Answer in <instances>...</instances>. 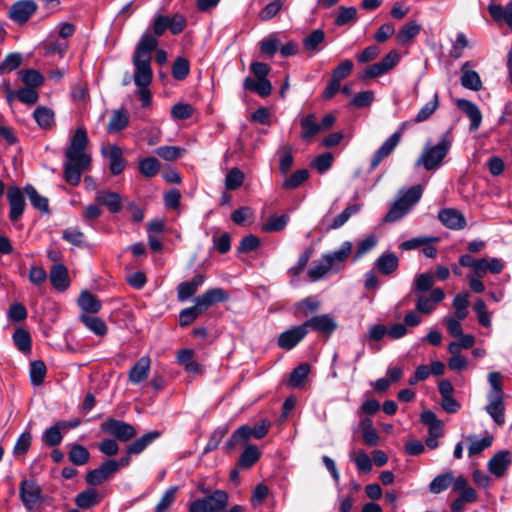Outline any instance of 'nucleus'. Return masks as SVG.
<instances>
[{
    "label": "nucleus",
    "mask_w": 512,
    "mask_h": 512,
    "mask_svg": "<svg viewBox=\"0 0 512 512\" xmlns=\"http://www.w3.org/2000/svg\"><path fill=\"white\" fill-rule=\"evenodd\" d=\"M400 140L401 130L394 132L384 141V143L376 150L371 159L370 167L372 170L378 167L382 160L387 158L394 151V149L400 143Z\"/></svg>",
    "instance_id": "nucleus-13"
},
{
    "label": "nucleus",
    "mask_w": 512,
    "mask_h": 512,
    "mask_svg": "<svg viewBox=\"0 0 512 512\" xmlns=\"http://www.w3.org/2000/svg\"><path fill=\"white\" fill-rule=\"evenodd\" d=\"M102 154L109 159V167L113 175H119L123 172L126 162L123 159V152L119 146L109 145L108 147H103Z\"/></svg>",
    "instance_id": "nucleus-18"
},
{
    "label": "nucleus",
    "mask_w": 512,
    "mask_h": 512,
    "mask_svg": "<svg viewBox=\"0 0 512 512\" xmlns=\"http://www.w3.org/2000/svg\"><path fill=\"white\" fill-rule=\"evenodd\" d=\"M352 248V243L345 241L338 250L323 255L333 272H339L344 269L345 262L352 253Z\"/></svg>",
    "instance_id": "nucleus-10"
},
{
    "label": "nucleus",
    "mask_w": 512,
    "mask_h": 512,
    "mask_svg": "<svg viewBox=\"0 0 512 512\" xmlns=\"http://www.w3.org/2000/svg\"><path fill=\"white\" fill-rule=\"evenodd\" d=\"M99 502V494L94 488H89L80 492L75 498V504L81 509H88L97 505Z\"/></svg>",
    "instance_id": "nucleus-34"
},
{
    "label": "nucleus",
    "mask_w": 512,
    "mask_h": 512,
    "mask_svg": "<svg viewBox=\"0 0 512 512\" xmlns=\"http://www.w3.org/2000/svg\"><path fill=\"white\" fill-rule=\"evenodd\" d=\"M36 10L37 5L35 2L31 0H20L12 4L8 12V17L13 22L23 25L28 22Z\"/></svg>",
    "instance_id": "nucleus-7"
},
{
    "label": "nucleus",
    "mask_w": 512,
    "mask_h": 512,
    "mask_svg": "<svg viewBox=\"0 0 512 512\" xmlns=\"http://www.w3.org/2000/svg\"><path fill=\"white\" fill-rule=\"evenodd\" d=\"M46 371V365L43 361H33L30 365V378L32 384L35 386L41 385L46 375Z\"/></svg>",
    "instance_id": "nucleus-59"
},
{
    "label": "nucleus",
    "mask_w": 512,
    "mask_h": 512,
    "mask_svg": "<svg viewBox=\"0 0 512 512\" xmlns=\"http://www.w3.org/2000/svg\"><path fill=\"white\" fill-rule=\"evenodd\" d=\"M251 437V427L248 425H242L231 435L230 439L226 443V447L228 449H233L236 445L245 443Z\"/></svg>",
    "instance_id": "nucleus-47"
},
{
    "label": "nucleus",
    "mask_w": 512,
    "mask_h": 512,
    "mask_svg": "<svg viewBox=\"0 0 512 512\" xmlns=\"http://www.w3.org/2000/svg\"><path fill=\"white\" fill-rule=\"evenodd\" d=\"M178 491L177 486H172L168 488L159 502L157 503L155 507V512H167L169 507L174 503L176 499V494Z\"/></svg>",
    "instance_id": "nucleus-60"
},
{
    "label": "nucleus",
    "mask_w": 512,
    "mask_h": 512,
    "mask_svg": "<svg viewBox=\"0 0 512 512\" xmlns=\"http://www.w3.org/2000/svg\"><path fill=\"white\" fill-rule=\"evenodd\" d=\"M357 20V9L355 7L341 6L338 9V14L334 23L337 26H344L347 23L355 22Z\"/></svg>",
    "instance_id": "nucleus-57"
},
{
    "label": "nucleus",
    "mask_w": 512,
    "mask_h": 512,
    "mask_svg": "<svg viewBox=\"0 0 512 512\" xmlns=\"http://www.w3.org/2000/svg\"><path fill=\"white\" fill-rule=\"evenodd\" d=\"M445 293L441 288L433 289L429 295L418 294L416 298L415 309L417 312L425 315L431 314L443 299Z\"/></svg>",
    "instance_id": "nucleus-8"
},
{
    "label": "nucleus",
    "mask_w": 512,
    "mask_h": 512,
    "mask_svg": "<svg viewBox=\"0 0 512 512\" xmlns=\"http://www.w3.org/2000/svg\"><path fill=\"white\" fill-rule=\"evenodd\" d=\"M421 27L415 21H410L405 24L396 35L397 41L401 45L407 44L411 39L420 33Z\"/></svg>",
    "instance_id": "nucleus-40"
},
{
    "label": "nucleus",
    "mask_w": 512,
    "mask_h": 512,
    "mask_svg": "<svg viewBox=\"0 0 512 512\" xmlns=\"http://www.w3.org/2000/svg\"><path fill=\"white\" fill-rule=\"evenodd\" d=\"M95 201L98 205L106 206L111 213H117L122 208L121 197L116 192L98 191Z\"/></svg>",
    "instance_id": "nucleus-26"
},
{
    "label": "nucleus",
    "mask_w": 512,
    "mask_h": 512,
    "mask_svg": "<svg viewBox=\"0 0 512 512\" xmlns=\"http://www.w3.org/2000/svg\"><path fill=\"white\" fill-rule=\"evenodd\" d=\"M451 148V141L443 135L436 145L426 144L417 161L416 167L423 166L427 171L437 170Z\"/></svg>",
    "instance_id": "nucleus-4"
},
{
    "label": "nucleus",
    "mask_w": 512,
    "mask_h": 512,
    "mask_svg": "<svg viewBox=\"0 0 512 512\" xmlns=\"http://www.w3.org/2000/svg\"><path fill=\"white\" fill-rule=\"evenodd\" d=\"M227 298L228 295L222 288H212L196 297L194 301L198 309L203 312L213 304L224 302Z\"/></svg>",
    "instance_id": "nucleus-17"
},
{
    "label": "nucleus",
    "mask_w": 512,
    "mask_h": 512,
    "mask_svg": "<svg viewBox=\"0 0 512 512\" xmlns=\"http://www.w3.org/2000/svg\"><path fill=\"white\" fill-rule=\"evenodd\" d=\"M24 191L34 208L42 213L49 211L48 199L41 196L32 185H26Z\"/></svg>",
    "instance_id": "nucleus-37"
},
{
    "label": "nucleus",
    "mask_w": 512,
    "mask_h": 512,
    "mask_svg": "<svg viewBox=\"0 0 512 512\" xmlns=\"http://www.w3.org/2000/svg\"><path fill=\"white\" fill-rule=\"evenodd\" d=\"M438 219L449 229L460 230L466 226L464 215L454 208L441 209L438 213Z\"/></svg>",
    "instance_id": "nucleus-16"
},
{
    "label": "nucleus",
    "mask_w": 512,
    "mask_h": 512,
    "mask_svg": "<svg viewBox=\"0 0 512 512\" xmlns=\"http://www.w3.org/2000/svg\"><path fill=\"white\" fill-rule=\"evenodd\" d=\"M511 461L512 457L509 451H500L490 459L488 469L492 474L500 478L505 474Z\"/></svg>",
    "instance_id": "nucleus-22"
},
{
    "label": "nucleus",
    "mask_w": 512,
    "mask_h": 512,
    "mask_svg": "<svg viewBox=\"0 0 512 512\" xmlns=\"http://www.w3.org/2000/svg\"><path fill=\"white\" fill-rule=\"evenodd\" d=\"M156 40L150 32H144L136 44L132 64L134 67L133 80L138 87L139 99L142 106H148L151 103V93L148 86L152 82L153 71L151 67L152 52L157 48Z\"/></svg>",
    "instance_id": "nucleus-1"
},
{
    "label": "nucleus",
    "mask_w": 512,
    "mask_h": 512,
    "mask_svg": "<svg viewBox=\"0 0 512 512\" xmlns=\"http://www.w3.org/2000/svg\"><path fill=\"white\" fill-rule=\"evenodd\" d=\"M68 458L72 464L82 466L89 461V451L80 444H72L68 453Z\"/></svg>",
    "instance_id": "nucleus-43"
},
{
    "label": "nucleus",
    "mask_w": 512,
    "mask_h": 512,
    "mask_svg": "<svg viewBox=\"0 0 512 512\" xmlns=\"http://www.w3.org/2000/svg\"><path fill=\"white\" fill-rule=\"evenodd\" d=\"M467 440L470 441L468 455L471 457L480 454L483 450L491 446L493 438L486 436L482 439H477L475 436H468Z\"/></svg>",
    "instance_id": "nucleus-53"
},
{
    "label": "nucleus",
    "mask_w": 512,
    "mask_h": 512,
    "mask_svg": "<svg viewBox=\"0 0 512 512\" xmlns=\"http://www.w3.org/2000/svg\"><path fill=\"white\" fill-rule=\"evenodd\" d=\"M487 399L485 411L498 426H502L505 423L504 396H487Z\"/></svg>",
    "instance_id": "nucleus-20"
},
{
    "label": "nucleus",
    "mask_w": 512,
    "mask_h": 512,
    "mask_svg": "<svg viewBox=\"0 0 512 512\" xmlns=\"http://www.w3.org/2000/svg\"><path fill=\"white\" fill-rule=\"evenodd\" d=\"M49 278L52 286L58 291H65L69 286L68 270L63 264H54Z\"/></svg>",
    "instance_id": "nucleus-25"
},
{
    "label": "nucleus",
    "mask_w": 512,
    "mask_h": 512,
    "mask_svg": "<svg viewBox=\"0 0 512 512\" xmlns=\"http://www.w3.org/2000/svg\"><path fill=\"white\" fill-rule=\"evenodd\" d=\"M288 220H289V217L286 214L279 215V216L272 215L263 224L262 230L264 232H268V233L279 232L286 227Z\"/></svg>",
    "instance_id": "nucleus-51"
},
{
    "label": "nucleus",
    "mask_w": 512,
    "mask_h": 512,
    "mask_svg": "<svg viewBox=\"0 0 512 512\" xmlns=\"http://www.w3.org/2000/svg\"><path fill=\"white\" fill-rule=\"evenodd\" d=\"M308 334L306 326L303 324L294 326L278 337V346L285 350L293 349Z\"/></svg>",
    "instance_id": "nucleus-12"
},
{
    "label": "nucleus",
    "mask_w": 512,
    "mask_h": 512,
    "mask_svg": "<svg viewBox=\"0 0 512 512\" xmlns=\"http://www.w3.org/2000/svg\"><path fill=\"white\" fill-rule=\"evenodd\" d=\"M160 435H161V433L157 430L150 431V432L142 435L141 437L136 439L133 443H131L127 447V453L135 454V455L140 454L141 452H143L146 449V447L149 444H151L154 440L159 438Z\"/></svg>",
    "instance_id": "nucleus-31"
},
{
    "label": "nucleus",
    "mask_w": 512,
    "mask_h": 512,
    "mask_svg": "<svg viewBox=\"0 0 512 512\" xmlns=\"http://www.w3.org/2000/svg\"><path fill=\"white\" fill-rule=\"evenodd\" d=\"M243 87L245 90L254 92L263 98L269 96L272 92V85L268 79L247 77L244 79Z\"/></svg>",
    "instance_id": "nucleus-28"
},
{
    "label": "nucleus",
    "mask_w": 512,
    "mask_h": 512,
    "mask_svg": "<svg viewBox=\"0 0 512 512\" xmlns=\"http://www.w3.org/2000/svg\"><path fill=\"white\" fill-rule=\"evenodd\" d=\"M7 199L10 206L9 218L11 221H16L21 217L25 209L24 195L20 188L13 186L8 189Z\"/></svg>",
    "instance_id": "nucleus-15"
},
{
    "label": "nucleus",
    "mask_w": 512,
    "mask_h": 512,
    "mask_svg": "<svg viewBox=\"0 0 512 512\" xmlns=\"http://www.w3.org/2000/svg\"><path fill=\"white\" fill-rule=\"evenodd\" d=\"M190 73L189 61L183 57H177L172 65V75L176 80H184Z\"/></svg>",
    "instance_id": "nucleus-58"
},
{
    "label": "nucleus",
    "mask_w": 512,
    "mask_h": 512,
    "mask_svg": "<svg viewBox=\"0 0 512 512\" xmlns=\"http://www.w3.org/2000/svg\"><path fill=\"white\" fill-rule=\"evenodd\" d=\"M308 177L309 171L307 169L297 170L283 181L282 188L285 190L295 189L304 183Z\"/></svg>",
    "instance_id": "nucleus-52"
},
{
    "label": "nucleus",
    "mask_w": 512,
    "mask_h": 512,
    "mask_svg": "<svg viewBox=\"0 0 512 512\" xmlns=\"http://www.w3.org/2000/svg\"><path fill=\"white\" fill-rule=\"evenodd\" d=\"M87 144L88 137L86 129L84 127H78L65 152L64 179L72 186L78 185L82 173L89 169L91 157L86 152Z\"/></svg>",
    "instance_id": "nucleus-2"
},
{
    "label": "nucleus",
    "mask_w": 512,
    "mask_h": 512,
    "mask_svg": "<svg viewBox=\"0 0 512 512\" xmlns=\"http://www.w3.org/2000/svg\"><path fill=\"white\" fill-rule=\"evenodd\" d=\"M62 238L76 247L83 248L86 246L85 235L78 228L70 227L65 229Z\"/></svg>",
    "instance_id": "nucleus-54"
},
{
    "label": "nucleus",
    "mask_w": 512,
    "mask_h": 512,
    "mask_svg": "<svg viewBox=\"0 0 512 512\" xmlns=\"http://www.w3.org/2000/svg\"><path fill=\"white\" fill-rule=\"evenodd\" d=\"M150 366V358L148 356L141 357L129 370L128 380L135 385L144 382L149 376Z\"/></svg>",
    "instance_id": "nucleus-21"
},
{
    "label": "nucleus",
    "mask_w": 512,
    "mask_h": 512,
    "mask_svg": "<svg viewBox=\"0 0 512 512\" xmlns=\"http://www.w3.org/2000/svg\"><path fill=\"white\" fill-rule=\"evenodd\" d=\"M21 80L27 87L37 88L44 82V77L34 69L22 70L20 72Z\"/></svg>",
    "instance_id": "nucleus-62"
},
{
    "label": "nucleus",
    "mask_w": 512,
    "mask_h": 512,
    "mask_svg": "<svg viewBox=\"0 0 512 512\" xmlns=\"http://www.w3.org/2000/svg\"><path fill=\"white\" fill-rule=\"evenodd\" d=\"M68 41L61 40L60 38H55L54 35H50L43 43V48L45 53L48 55H57L62 58L67 49H68Z\"/></svg>",
    "instance_id": "nucleus-32"
},
{
    "label": "nucleus",
    "mask_w": 512,
    "mask_h": 512,
    "mask_svg": "<svg viewBox=\"0 0 512 512\" xmlns=\"http://www.w3.org/2000/svg\"><path fill=\"white\" fill-rule=\"evenodd\" d=\"M454 474L452 472H446L437 475L429 484V490L433 494H439L446 490L453 482Z\"/></svg>",
    "instance_id": "nucleus-41"
},
{
    "label": "nucleus",
    "mask_w": 512,
    "mask_h": 512,
    "mask_svg": "<svg viewBox=\"0 0 512 512\" xmlns=\"http://www.w3.org/2000/svg\"><path fill=\"white\" fill-rule=\"evenodd\" d=\"M307 332L309 329L330 336L337 328L336 321L328 314H322L310 318L304 322Z\"/></svg>",
    "instance_id": "nucleus-14"
},
{
    "label": "nucleus",
    "mask_w": 512,
    "mask_h": 512,
    "mask_svg": "<svg viewBox=\"0 0 512 512\" xmlns=\"http://www.w3.org/2000/svg\"><path fill=\"white\" fill-rule=\"evenodd\" d=\"M279 170L282 174H287L293 165L292 147L289 145L282 146L279 150Z\"/></svg>",
    "instance_id": "nucleus-56"
},
{
    "label": "nucleus",
    "mask_w": 512,
    "mask_h": 512,
    "mask_svg": "<svg viewBox=\"0 0 512 512\" xmlns=\"http://www.w3.org/2000/svg\"><path fill=\"white\" fill-rule=\"evenodd\" d=\"M101 430L121 442H128L137 434L136 429L131 424L114 418L107 419L103 422L101 424Z\"/></svg>",
    "instance_id": "nucleus-6"
},
{
    "label": "nucleus",
    "mask_w": 512,
    "mask_h": 512,
    "mask_svg": "<svg viewBox=\"0 0 512 512\" xmlns=\"http://www.w3.org/2000/svg\"><path fill=\"white\" fill-rule=\"evenodd\" d=\"M140 173L147 178L154 177L160 169V163L155 157H146L139 160Z\"/></svg>",
    "instance_id": "nucleus-49"
},
{
    "label": "nucleus",
    "mask_w": 512,
    "mask_h": 512,
    "mask_svg": "<svg viewBox=\"0 0 512 512\" xmlns=\"http://www.w3.org/2000/svg\"><path fill=\"white\" fill-rule=\"evenodd\" d=\"M452 306L455 309V318L464 320L468 314L469 294L467 292L457 294L453 299Z\"/></svg>",
    "instance_id": "nucleus-48"
},
{
    "label": "nucleus",
    "mask_w": 512,
    "mask_h": 512,
    "mask_svg": "<svg viewBox=\"0 0 512 512\" xmlns=\"http://www.w3.org/2000/svg\"><path fill=\"white\" fill-rule=\"evenodd\" d=\"M129 122V116L124 109L116 110L108 123L107 130L109 133H116L124 129Z\"/></svg>",
    "instance_id": "nucleus-39"
},
{
    "label": "nucleus",
    "mask_w": 512,
    "mask_h": 512,
    "mask_svg": "<svg viewBox=\"0 0 512 512\" xmlns=\"http://www.w3.org/2000/svg\"><path fill=\"white\" fill-rule=\"evenodd\" d=\"M300 126L302 129L301 137L303 140H310L322 131L319 123L316 122L314 114H309L306 117H303L300 121Z\"/></svg>",
    "instance_id": "nucleus-33"
},
{
    "label": "nucleus",
    "mask_w": 512,
    "mask_h": 512,
    "mask_svg": "<svg viewBox=\"0 0 512 512\" xmlns=\"http://www.w3.org/2000/svg\"><path fill=\"white\" fill-rule=\"evenodd\" d=\"M80 320L90 331H92L97 336L106 335L107 326L102 319L95 317V316H89V315L82 314L80 316Z\"/></svg>",
    "instance_id": "nucleus-42"
},
{
    "label": "nucleus",
    "mask_w": 512,
    "mask_h": 512,
    "mask_svg": "<svg viewBox=\"0 0 512 512\" xmlns=\"http://www.w3.org/2000/svg\"><path fill=\"white\" fill-rule=\"evenodd\" d=\"M243 181L244 173L240 169L234 167L226 175L225 187L227 190H236L243 184Z\"/></svg>",
    "instance_id": "nucleus-64"
},
{
    "label": "nucleus",
    "mask_w": 512,
    "mask_h": 512,
    "mask_svg": "<svg viewBox=\"0 0 512 512\" xmlns=\"http://www.w3.org/2000/svg\"><path fill=\"white\" fill-rule=\"evenodd\" d=\"M488 11L496 22L504 21L512 30V2L508 3L505 7L500 4L491 3L488 6Z\"/></svg>",
    "instance_id": "nucleus-30"
},
{
    "label": "nucleus",
    "mask_w": 512,
    "mask_h": 512,
    "mask_svg": "<svg viewBox=\"0 0 512 512\" xmlns=\"http://www.w3.org/2000/svg\"><path fill=\"white\" fill-rule=\"evenodd\" d=\"M19 493L23 505L32 510L40 500L41 488L36 482L26 479L20 483Z\"/></svg>",
    "instance_id": "nucleus-11"
},
{
    "label": "nucleus",
    "mask_w": 512,
    "mask_h": 512,
    "mask_svg": "<svg viewBox=\"0 0 512 512\" xmlns=\"http://www.w3.org/2000/svg\"><path fill=\"white\" fill-rule=\"evenodd\" d=\"M434 284V277L430 273H422L415 277L413 282L412 293L424 294L429 291Z\"/></svg>",
    "instance_id": "nucleus-45"
},
{
    "label": "nucleus",
    "mask_w": 512,
    "mask_h": 512,
    "mask_svg": "<svg viewBox=\"0 0 512 512\" xmlns=\"http://www.w3.org/2000/svg\"><path fill=\"white\" fill-rule=\"evenodd\" d=\"M399 259L396 254L386 252L381 254L375 261V267L382 275H391L397 270Z\"/></svg>",
    "instance_id": "nucleus-29"
},
{
    "label": "nucleus",
    "mask_w": 512,
    "mask_h": 512,
    "mask_svg": "<svg viewBox=\"0 0 512 512\" xmlns=\"http://www.w3.org/2000/svg\"><path fill=\"white\" fill-rule=\"evenodd\" d=\"M439 106V94L435 92L433 98L427 102L417 113L414 121L416 123H421L428 120L434 112L437 110Z\"/></svg>",
    "instance_id": "nucleus-46"
},
{
    "label": "nucleus",
    "mask_w": 512,
    "mask_h": 512,
    "mask_svg": "<svg viewBox=\"0 0 512 512\" xmlns=\"http://www.w3.org/2000/svg\"><path fill=\"white\" fill-rule=\"evenodd\" d=\"M33 118L42 129H50L55 124L54 112L44 106H39L35 109Z\"/></svg>",
    "instance_id": "nucleus-35"
},
{
    "label": "nucleus",
    "mask_w": 512,
    "mask_h": 512,
    "mask_svg": "<svg viewBox=\"0 0 512 512\" xmlns=\"http://www.w3.org/2000/svg\"><path fill=\"white\" fill-rule=\"evenodd\" d=\"M423 193L420 185L412 186L408 189H401L398 196L384 217L386 222H396L405 216L411 208L419 202Z\"/></svg>",
    "instance_id": "nucleus-3"
},
{
    "label": "nucleus",
    "mask_w": 512,
    "mask_h": 512,
    "mask_svg": "<svg viewBox=\"0 0 512 512\" xmlns=\"http://www.w3.org/2000/svg\"><path fill=\"white\" fill-rule=\"evenodd\" d=\"M329 272H333L326 259L322 256L320 260L315 261L307 272V276L313 282L320 280Z\"/></svg>",
    "instance_id": "nucleus-44"
},
{
    "label": "nucleus",
    "mask_w": 512,
    "mask_h": 512,
    "mask_svg": "<svg viewBox=\"0 0 512 512\" xmlns=\"http://www.w3.org/2000/svg\"><path fill=\"white\" fill-rule=\"evenodd\" d=\"M78 305L86 313H97L101 309V302L88 291H83L78 298Z\"/></svg>",
    "instance_id": "nucleus-36"
},
{
    "label": "nucleus",
    "mask_w": 512,
    "mask_h": 512,
    "mask_svg": "<svg viewBox=\"0 0 512 512\" xmlns=\"http://www.w3.org/2000/svg\"><path fill=\"white\" fill-rule=\"evenodd\" d=\"M261 452L255 445H248L238 460V466L241 468L252 467L260 458Z\"/></svg>",
    "instance_id": "nucleus-38"
},
{
    "label": "nucleus",
    "mask_w": 512,
    "mask_h": 512,
    "mask_svg": "<svg viewBox=\"0 0 512 512\" xmlns=\"http://www.w3.org/2000/svg\"><path fill=\"white\" fill-rule=\"evenodd\" d=\"M184 152L185 149L178 146H161L155 150V153L166 161L177 160Z\"/></svg>",
    "instance_id": "nucleus-63"
},
{
    "label": "nucleus",
    "mask_w": 512,
    "mask_h": 512,
    "mask_svg": "<svg viewBox=\"0 0 512 512\" xmlns=\"http://www.w3.org/2000/svg\"><path fill=\"white\" fill-rule=\"evenodd\" d=\"M456 104L457 107L469 118V130L476 131L482 122V113L478 106L467 99H458Z\"/></svg>",
    "instance_id": "nucleus-19"
},
{
    "label": "nucleus",
    "mask_w": 512,
    "mask_h": 512,
    "mask_svg": "<svg viewBox=\"0 0 512 512\" xmlns=\"http://www.w3.org/2000/svg\"><path fill=\"white\" fill-rule=\"evenodd\" d=\"M204 280L203 275L197 274L190 281L181 282L177 287L178 300L182 302L188 300L203 285Z\"/></svg>",
    "instance_id": "nucleus-23"
},
{
    "label": "nucleus",
    "mask_w": 512,
    "mask_h": 512,
    "mask_svg": "<svg viewBox=\"0 0 512 512\" xmlns=\"http://www.w3.org/2000/svg\"><path fill=\"white\" fill-rule=\"evenodd\" d=\"M117 473L115 460H106L98 468L90 470L85 477L87 484L96 486L104 483Z\"/></svg>",
    "instance_id": "nucleus-9"
},
{
    "label": "nucleus",
    "mask_w": 512,
    "mask_h": 512,
    "mask_svg": "<svg viewBox=\"0 0 512 512\" xmlns=\"http://www.w3.org/2000/svg\"><path fill=\"white\" fill-rule=\"evenodd\" d=\"M22 62V55L20 53H10L0 64V74L10 73L16 70Z\"/></svg>",
    "instance_id": "nucleus-61"
},
{
    "label": "nucleus",
    "mask_w": 512,
    "mask_h": 512,
    "mask_svg": "<svg viewBox=\"0 0 512 512\" xmlns=\"http://www.w3.org/2000/svg\"><path fill=\"white\" fill-rule=\"evenodd\" d=\"M470 62H465L461 67V85L472 91H479L482 89L483 84L479 74L474 70H469Z\"/></svg>",
    "instance_id": "nucleus-24"
},
{
    "label": "nucleus",
    "mask_w": 512,
    "mask_h": 512,
    "mask_svg": "<svg viewBox=\"0 0 512 512\" xmlns=\"http://www.w3.org/2000/svg\"><path fill=\"white\" fill-rule=\"evenodd\" d=\"M64 420L56 422L53 426L47 428L42 435V442L48 447L58 446L63 439L62 430H66Z\"/></svg>",
    "instance_id": "nucleus-27"
},
{
    "label": "nucleus",
    "mask_w": 512,
    "mask_h": 512,
    "mask_svg": "<svg viewBox=\"0 0 512 512\" xmlns=\"http://www.w3.org/2000/svg\"><path fill=\"white\" fill-rule=\"evenodd\" d=\"M228 499L225 491L216 490L210 495L190 502L188 512H226Z\"/></svg>",
    "instance_id": "nucleus-5"
},
{
    "label": "nucleus",
    "mask_w": 512,
    "mask_h": 512,
    "mask_svg": "<svg viewBox=\"0 0 512 512\" xmlns=\"http://www.w3.org/2000/svg\"><path fill=\"white\" fill-rule=\"evenodd\" d=\"M361 210L360 204H354L346 207L337 217H335L330 225H328L327 229H338L342 227L349 218L357 214Z\"/></svg>",
    "instance_id": "nucleus-50"
},
{
    "label": "nucleus",
    "mask_w": 512,
    "mask_h": 512,
    "mask_svg": "<svg viewBox=\"0 0 512 512\" xmlns=\"http://www.w3.org/2000/svg\"><path fill=\"white\" fill-rule=\"evenodd\" d=\"M310 372V365L307 363H302L298 365L290 375L289 383L292 387L298 388L300 387L305 379L307 378Z\"/></svg>",
    "instance_id": "nucleus-55"
}]
</instances>
